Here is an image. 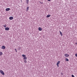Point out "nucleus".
<instances>
[{"mask_svg": "<svg viewBox=\"0 0 77 77\" xmlns=\"http://www.w3.org/2000/svg\"><path fill=\"white\" fill-rule=\"evenodd\" d=\"M0 72L2 75H5V73L2 70H0Z\"/></svg>", "mask_w": 77, "mask_h": 77, "instance_id": "f257e3e1", "label": "nucleus"}, {"mask_svg": "<svg viewBox=\"0 0 77 77\" xmlns=\"http://www.w3.org/2000/svg\"><path fill=\"white\" fill-rule=\"evenodd\" d=\"M9 19L10 20H13V19H14V17H10L9 18Z\"/></svg>", "mask_w": 77, "mask_h": 77, "instance_id": "f03ea898", "label": "nucleus"}, {"mask_svg": "<svg viewBox=\"0 0 77 77\" xmlns=\"http://www.w3.org/2000/svg\"><path fill=\"white\" fill-rule=\"evenodd\" d=\"M6 11H10V8H7L5 9Z\"/></svg>", "mask_w": 77, "mask_h": 77, "instance_id": "7ed1b4c3", "label": "nucleus"}, {"mask_svg": "<svg viewBox=\"0 0 77 77\" xmlns=\"http://www.w3.org/2000/svg\"><path fill=\"white\" fill-rule=\"evenodd\" d=\"M5 29V30H9V27H6Z\"/></svg>", "mask_w": 77, "mask_h": 77, "instance_id": "20e7f679", "label": "nucleus"}, {"mask_svg": "<svg viewBox=\"0 0 77 77\" xmlns=\"http://www.w3.org/2000/svg\"><path fill=\"white\" fill-rule=\"evenodd\" d=\"M42 30V28H41V27H40L38 28V30H39V31H41Z\"/></svg>", "mask_w": 77, "mask_h": 77, "instance_id": "39448f33", "label": "nucleus"}, {"mask_svg": "<svg viewBox=\"0 0 77 77\" xmlns=\"http://www.w3.org/2000/svg\"><path fill=\"white\" fill-rule=\"evenodd\" d=\"M29 0H26V3L27 5H28L29 4Z\"/></svg>", "mask_w": 77, "mask_h": 77, "instance_id": "423d86ee", "label": "nucleus"}, {"mask_svg": "<svg viewBox=\"0 0 77 77\" xmlns=\"http://www.w3.org/2000/svg\"><path fill=\"white\" fill-rule=\"evenodd\" d=\"M69 56V55L67 54H65V57H68Z\"/></svg>", "mask_w": 77, "mask_h": 77, "instance_id": "0eeeda50", "label": "nucleus"}, {"mask_svg": "<svg viewBox=\"0 0 77 77\" xmlns=\"http://www.w3.org/2000/svg\"><path fill=\"white\" fill-rule=\"evenodd\" d=\"M2 49H5V46H2Z\"/></svg>", "mask_w": 77, "mask_h": 77, "instance_id": "6e6552de", "label": "nucleus"}, {"mask_svg": "<svg viewBox=\"0 0 77 77\" xmlns=\"http://www.w3.org/2000/svg\"><path fill=\"white\" fill-rule=\"evenodd\" d=\"M50 16H51V15L50 14H49L46 17H47V18H49V17H50Z\"/></svg>", "mask_w": 77, "mask_h": 77, "instance_id": "1a4fd4ad", "label": "nucleus"}, {"mask_svg": "<svg viewBox=\"0 0 77 77\" xmlns=\"http://www.w3.org/2000/svg\"><path fill=\"white\" fill-rule=\"evenodd\" d=\"M3 55V53L2 52H0V56H2Z\"/></svg>", "mask_w": 77, "mask_h": 77, "instance_id": "9d476101", "label": "nucleus"}, {"mask_svg": "<svg viewBox=\"0 0 77 77\" xmlns=\"http://www.w3.org/2000/svg\"><path fill=\"white\" fill-rule=\"evenodd\" d=\"M23 59H24V60H26L27 57H23Z\"/></svg>", "mask_w": 77, "mask_h": 77, "instance_id": "9b49d317", "label": "nucleus"}, {"mask_svg": "<svg viewBox=\"0 0 77 77\" xmlns=\"http://www.w3.org/2000/svg\"><path fill=\"white\" fill-rule=\"evenodd\" d=\"M59 32L60 33V35H61V36H62V33L61 32V31H60Z\"/></svg>", "mask_w": 77, "mask_h": 77, "instance_id": "f8f14e48", "label": "nucleus"}, {"mask_svg": "<svg viewBox=\"0 0 77 77\" xmlns=\"http://www.w3.org/2000/svg\"><path fill=\"white\" fill-rule=\"evenodd\" d=\"M22 56L23 57H26V55L24 54H23Z\"/></svg>", "mask_w": 77, "mask_h": 77, "instance_id": "ddd939ff", "label": "nucleus"}, {"mask_svg": "<svg viewBox=\"0 0 77 77\" xmlns=\"http://www.w3.org/2000/svg\"><path fill=\"white\" fill-rule=\"evenodd\" d=\"M65 60L67 62H68L69 61V60L68 59V58H66Z\"/></svg>", "mask_w": 77, "mask_h": 77, "instance_id": "4468645a", "label": "nucleus"}, {"mask_svg": "<svg viewBox=\"0 0 77 77\" xmlns=\"http://www.w3.org/2000/svg\"><path fill=\"white\" fill-rule=\"evenodd\" d=\"M57 64H58V65L59 64H60V61H59L57 62Z\"/></svg>", "mask_w": 77, "mask_h": 77, "instance_id": "2eb2a0df", "label": "nucleus"}, {"mask_svg": "<svg viewBox=\"0 0 77 77\" xmlns=\"http://www.w3.org/2000/svg\"><path fill=\"white\" fill-rule=\"evenodd\" d=\"M29 7H28L27 8L26 11H29Z\"/></svg>", "mask_w": 77, "mask_h": 77, "instance_id": "dca6fc26", "label": "nucleus"}, {"mask_svg": "<svg viewBox=\"0 0 77 77\" xmlns=\"http://www.w3.org/2000/svg\"><path fill=\"white\" fill-rule=\"evenodd\" d=\"M3 26H4L5 27H6V24H5L4 25H3Z\"/></svg>", "mask_w": 77, "mask_h": 77, "instance_id": "f3484780", "label": "nucleus"}, {"mask_svg": "<svg viewBox=\"0 0 77 77\" xmlns=\"http://www.w3.org/2000/svg\"><path fill=\"white\" fill-rule=\"evenodd\" d=\"M24 62H25V63H27V60H24Z\"/></svg>", "mask_w": 77, "mask_h": 77, "instance_id": "a211bd4d", "label": "nucleus"}, {"mask_svg": "<svg viewBox=\"0 0 77 77\" xmlns=\"http://www.w3.org/2000/svg\"><path fill=\"white\" fill-rule=\"evenodd\" d=\"M61 75H63V73H61Z\"/></svg>", "mask_w": 77, "mask_h": 77, "instance_id": "6ab92c4d", "label": "nucleus"}, {"mask_svg": "<svg viewBox=\"0 0 77 77\" xmlns=\"http://www.w3.org/2000/svg\"><path fill=\"white\" fill-rule=\"evenodd\" d=\"M72 77H75L74 76V75H72Z\"/></svg>", "mask_w": 77, "mask_h": 77, "instance_id": "aec40b11", "label": "nucleus"}, {"mask_svg": "<svg viewBox=\"0 0 77 77\" xmlns=\"http://www.w3.org/2000/svg\"><path fill=\"white\" fill-rule=\"evenodd\" d=\"M75 56L76 57H77V54H75Z\"/></svg>", "mask_w": 77, "mask_h": 77, "instance_id": "412c9836", "label": "nucleus"}, {"mask_svg": "<svg viewBox=\"0 0 77 77\" xmlns=\"http://www.w3.org/2000/svg\"><path fill=\"white\" fill-rule=\"evenodd\" d=\"M57 66L58 67H59V64H57Z\"/></svg>", "mask_w": 77, "mask_h": 77, "instance_id": "4be33fe9", "label": "nucleus"}, {"mask_svg": "<svg viewBox=\"0 0 77 77\" xmlns=\"http://www.w3.org/2000/svg\"><path fill=\"white\" fill-rule=\"evenodd\" d=\"M15 50L16 52H17V49H15Z\"/></svg>", "mask_w": 77, "mask_h": 77, "instance_id": "5701e85b", "label": "nucleus"}, {"mask_svg": "<svg viewBox=\"0 0 77 77\" xmlns=\"http://www.w3.org/2000/svg\"><path fill=\"white\" fill-rule=\"evenodd\" d=\"M40 3H41V4H43V2H40Z\"/></svg>", "mask_w": 77, "mask_h": 77, "instance_id": "b1692460", "label": "nucleus"}, {"mask_svg": "<svg viewBox=\"0 0 77 77\" xmlns=\"http://www.w3.org/2000/svg\"><path fill=\"white\" fill-rule=\"evenodd\" d=\"M51 0H48V2H50V1H51Z\"/></svg>", "mask_w": 77, "mask_h": 77, "instance_id": "393cba45", "label": "nucleus"}, {"mask_svg": "<svg viewBox=\"0 0 77 77\" xmlns=\"http://www.w3.org/2000/svg\"><path fill=\"white\" fill-rule=\"evenodd\" d=\"M19 48L20 49V50L21 49V48H20V47H19Z\"/></svg>", "mask_w": 77, "mask_h": 77, "instance_id": "a878e982", "label": "nucleus"}, {"mask_svg": "<svg viewBox=\"0 0 77 77\" xmlns=\"http://www.w3.org/2000/svg\"><path fill=\"white\" fill-rule=\"evenodd\" d=\"M75 44H76V45H77V42L75 43Z\"/></svg>", "mask_w": 77, "mask_h": 77, "instance_id": "bb28decb", "label": "nucleus"}]
</instances>
